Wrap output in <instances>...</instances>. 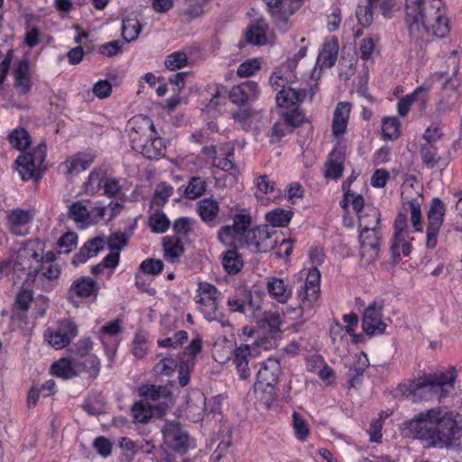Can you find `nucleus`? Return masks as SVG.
I'll return each mask as SVG.
<instances>
[{
	"instance_id": "nucleus-1",
	"label": "nucleus",
	"mask_w": 462,
	"mask_h": 462,
	"mask_svg": "<svg viewBox=\"0 0 462 462\" xmlns=\"http://www.w3.org/2000/svg\"><path fill=\"white\" fill-rule=\"evenodd\" d=\"M402 431L406 437L425 440L430 447L443 448L461 439L462 424L452 411L436 407L404 421Z\"/></svg>"
},
{
	"instance_id": "nucleus-2",
	"label": "nucleus",
	"mask_w": 462,
	"mask_h": 462,
	"mask_svg": "<svg viewBox=\"0 0 462 462\" xmlns=\"http://www.w3.org/2000/svg\"><path fill=\"white\" fill-rule=\"evenodd\" d=\"M405 23L411 36L421 32L445 38L450 32L448 9L443 0H405Z\"/></svg>"
},
{
	"instance_id": "nucleus-3",
	"label": "nucleus",
	"mask_w": 462,
	"mask_h": 462,
	"mask_svg": "<svg viewBox=\"0 0 462 462\" xmlns=\"http://www.w3.org/2000/svg\"><path fill=\"white\" fill-rule=\"evenodd\" d=\"M456 378L457 370L453 366L447 372L424 374L410 382L404 393L413 401L433 398L440 401L448 395L449 390L454 388Z\"/></svg>"
},
{
	"instance_id": "nucleus-4",
	"label": "nucleus",
	"mask_w": 462,
	"mask_h": 462,
	"mask_svg": "<svg viewBox=\"0 0 462 462\" xmlns=\"http://www.w3.org/2000/svg\"><path fill=\"white\" fill-rule=\"evenodd\" d=\"M45 243L41 239L26 241L11 257L13 271L25 274V282L31 283V276L39 273L40 263L43 260Z\"/></svg>"
},
{
	"instance_id": "nucleus-5",
	"label": "nucleus",
	"mask_w": 462,
	"mask_h": 462,
	"mask_svg": "<svg viewBox=\"0 0 462 462\" xmlns=\"http://www.w3.org/2000/svg\"><path fill=\"white\" fill-rule=\"evenodd\" d=\"M303 285L298 290V299L300 310L307 314L315 310L320 297V273L316 267L309 268L306 272Z\"/></svg>"
},
{
	"instance_id": "nucleus-6",
	"label": "nucleus",
	"mask_w": 462,
	"mask_h": 462,
	"mask_svg": "<svg viewBox=\"0 0 462 462\" xmlns=\"http://www.w3.org/2000/svg\"><path fill=\"white\" fill-rule=\"evenodd\" d=\"M221 292L211 283L199 282L194 297L199 311L208 321L217 320L219 316L218 304Z\"/></svg>"
},
{
	"instance_id": "nucleus-7",
	"label": "nucleus",
	"mask_w": 462,
	"mask_h": 462,
	"mask_svg": "<svg viewBox=\"0 0 462 462\" xmlns=\"http://www.w3.org/2000/svg\"><path fill=\"white\" fill-rule=\"evenodd\" d=\"M78 334L76 322L70 319H62L56 326L46 328L43 337L52 348L60 350L68 346Z\"/></svg>"
},
{
	"instance_id": "nucleus-8",
	"label": "nucleus",
	"mask_w": 462,
	"mask_h": 462,
	"mask_svg": "<svg viewBox=\"0 0 462 462\" xmlns=\"http://www.w3.org/2000/svg\"><path fill=\"white\" fill-rule=\"evenodd\" d=\"M414 237L408 229L407 216L399 213L393 223V235L391 244V252L394 259L402 256L407 257L412 252L411 242Z\"/></svg>"
},
{
	"instance_id": "nucleus-9",
	"label": "nucleus",
	"mask_w": 462,
	"mask_h": 462,
	"mask_svg": "<svg viewBox=\"0 0 462 462\" xmlns=\"http://www.w3.org/2000/svg\"><path fill=\"white\" fill-rule=\"evenodd\" d=\"M46 157L45 144H39L32 152L21 154L17 160V171L23 180H38L42 177Z\"/></svg>"
},
{
	"instance_id": "nucleus-10",
	"label": "nucleus",
	"mask_w": 462,
	"mask_h": 462,
	"mask_svg": "<svg viewBox=\"0 0 462 462\" xmlns=\"http://www.w3.org/2000/svg\"><path fill=\"white\" fill-rule=\"evenodd\" d=\"M251 217L246 214L236 215L232 226L222 227L218 233V238L225 245H243L246 239L247 232H250Z\"/></svg>"
},
{
	"instance_id": "nucleus-11",
	"label": "nucleus",
	"mask_w": 462,
	"mask_h": 462,
	"mask_svg": "<svg viewBox=\"0 0 462 462\" xmlns=\"http://www.w3.org/2000/svg\"><path fill=\"white\" fill-rule=\"evenodd\" d=\"M162 432L164 446L178 453L179 456L176 454H172V456H176L178 459L180 460L182 454L190 447L188 434L182 430L178 422L166 423L162 428ZM164 454L169 453L166 451L162 452L160 456L156 457V461ZM170 454L171 455V453Z\"/></svg>"
},
{
	"instance_id": "nucleus-12",
	"label": "nucleus",
	"mask_w": 462,
	"mask_h": 462,
	"mask_svg": "<svg viewBox=\"0 0 462 462\" xmlns=\"http://www.w3.org/2000/svg\"><path fill=\"white\" fill-rule=\"evenodd\" d=\"M125 132L132 149L135 150L150 136H154L157 131L149 116L137 115L128 120Z\"/></svg>"
},
{
	"instance_id": "nucleus-13",
	"label": "nucleus",
	"mask_w": 462,
	"mask_h": 462,
	"mask_svg": "<svg viewBox=\"0 0 462 462\" xmlns=\"http://www.w3.org/2000/svg\"><path fill=\"white\" fill-rule=\"evenodd\" d=\"M445 206L439 199H433L427 214L426 247L434 249L438 244V236L443 224Z\"/></svg>"
},
{
	"instance_id": "nucleus-14",
	"label": "nucleus",
	"mask_w": 462,
	"mask_h": 462,
	"mask_svg": "<svg viewBox=\"0 0 462 462\" xmlns=\"http://www.w3.org/2000/svg\"><path fill=\"white\" fill-rule=\"evenodd\" d=\"M121 332L122 322L119 319L103 325L97 332H95L110 361L116 356V349L120 344L119 335Z\"/></svg>"
},
{
	"instance_id": "nucleus-15",
	"label": "nucleus",
	"mask_w": 462,
	"mask_h": 462,
	"mask_svg": "<svg viewBox=\"0 0 462 462\" xmlns=\"http://www.w3.org/2000/svg\"><path fill=\"white\" fill-rule=\"evenodd\" d=\"M258 341H254L251 345L241 344L234 348L231 360L233 365L236 366L240 379L247 380L250 378L252 373L249 368V361L252 357L258 355Z\"/></svg>"
},
{
	"instance_id": "nucleus-16",
	"label": "nucleus",
	"mask_w": 462,
	"mask_h": 462,
	"mask_svg": "<svg viewBox=\"0 0 462 462\" xmlns=\"http://www.w3.org/2000/svg\"><path fill=\"white\" fill-rule=\"evenodd\" d=\"M98 285L96 281L88 276L76 279L68 290V300L75 307H79L82 300L91 296L96 297L98 292Z\"/></svg>"
},
{
	"instance_id": "nucleus-17",
	"label": "nucleus",
	"mask_w": 462,
	"mask_h": 462,
	"mask_svg": "<svg viewBox=\"0 0 462 462\" xmlns=\"http://www.w3.org/2000/svg\"><path fill=\"white\" fill-rule=\"evenodd\" d=\"M281 372V365L277 359L268 358L263 362L257 374L254 390L258 391L266 386L273 393L274 385L278 383Z\"/></svg>"
},
{
	"instance_id": "nucleus-18",
	"label": "nucleus",
	"mask_w": 462,
	"mask_h": 462,
	"mask_svg": "<svg viewBox=\"0 0 462 462\" xmlns=\"http://www.w3.org/2000/svg\"><path fill=\"white\" fill-rule=\"evenodd\" d=\"M260 93L259 85L255 81L246 80L234 86L228 92V97L233 104L242 106L257 100Z\"/></svg>"
},
{
	"instance_id": "nucleus-19",
	"label": "nucleus",
	"mask_w": 462,
	"mask_h": 462,
	"mask_svg": "<svg viewBox=\"0 0 462 462\" xmlns=\"http://www.w3.org/2000/svg\"><path fill=\"white\" fill-rule=\"evenodd\" d=\"M316 93V87H310L309 89H296L288 86L283 89H280L276 96V103L278 106L283 108H291L299 106L308 97L312 100Z\"/></svg>"
},
{
	"instance_id": "nucleus-20",
	"label": "nucleus",
	"mask_w": 462,
	"mask_h": 462,
	"mask_svg": "<svg viewBox=\"0 0 462 462\" xmlns=\"http://www.w3.org/2000/svg\"><path fill=\"white\" fill-rule=\"evenodd\" d=\"M383 303L374 300L365 310L363 316V329L367 335L383 333L386 325L382 320Z\"/></svg>"
},
{
	"instance_id": "nucleus-21",
	"label": "nucleus",
	"mask_w": 462,
	"mask_h": 462,
	"mask_svg": "<svg viewBox=\"0 0 462 462\" xmlns=\"http://www.w3.org/2000/svg\"><path fill=\"white\" fill-rule=\"evenodd\" d=\"M274 243L268 226H259L247 232L243 245H247L255 252L264 253L272 249Z\"/></svg>"
},
{
	"instance_id": "nucleus-22",
	"label": "nucleus",
	"mask_w": 462,
	"mask_h": 462,
	"mask_svg": "<svg viewBox=\"0 0 462 462\" xmlns=\"http://www.w3.org/2000/svg\"><path fill=\"white\" fill-rule=\"evenodd\" d=\"M360 254L366 263H374L379 256L380 236L378 230L360 231Z\"/></svg>"
},
{
	"instance_id": "nucleus-23",
	"label": "nucleus",
	"mask_w": 462,
	"mask_h": 462,
	"mask_svg": "<svg viewBox=\"0 0 462 462\" xmlns=\"http://www.w3.org/2000/svg\"><path fill=\"white\" fill-rule=\"evenodd\" d=\"M430 88L431 83L428 82L416 88L412 93L401 98L397 103L399 116H407L412 104H417L421 110L425 109L429 101L428 92Z\"/></svg>"
},
{
	"instance_id": "nucleus-24",
	"label": "nucleus",
	"mask_w": 462,
	"mask_h": 462,
	"mask_svg": "<svg viewBox=\"0 0 462 462\" xmlns=\"http://www.w3.org/2000/svg\"><path fill=\"white\" fill-rule=\"evenodd\" d=\"M33 214L30 210L14 208L6 216V225L9 231L15 236H25L29 233Z\"/></svg>"
},
{
	"instance_id": "nucleus-25",
	"label": "nucleus",
	"mask_w": 462,
	"mask_h": 462,
	"mask_svg": "<svg viewBox=\"0 0 462 462\" xmlns=\"http://www.w3.org/2000/svg\"><path fill=\"white\" fill-rule=\"evenodd\" d=\"M134 151L141 153L147 160L158 161L165 156L167 145L163 138L156 132L154 136H150Z\"/></svg>"
},
{
	"instance_id": "nucleus-26",
	"label": "nucleus",
	"mask_w": 462,
	"mask_h": 462,
	"mask_svg": "<svg viewBox=\"0 0 462 462\" xmlns=\"http://www.w3.org/2000/svg\"><path fill=\"white\" fill-rule=\"evenodd\" d=\"M352 104L346 101L337 103L335 107L331 124V131L335 137H342L347 129Z\"/></svg>"
},
{
	"instance_id": "nucleus-27",
	"label": "nucleus",
	"mask_w": 462,
	"mask_h": 462,
	"mask_svg": "<svg viewBox=\"0 0 462 462\" xmlns=\"http://www.w3.org/2000/svg\"><path fill=\"white\" fill-rule=\"evenodd\" d=\"M84 370L85 364L70 358H60L53 363L51 367V374L62 379H70L78 376Z\"/></svg>"
},
{
	"instance_id": "nucleus-28",
	"label": "nucleus",
	"mask_w": 462,
	"mask_h": 462,
	"mask_svg": "<svg viewBox=\"0 0 462 462\" xmlns=\"http://www.w3.org/2000/svg\"><path fill=\"white\" fill-rule=\"evenodd\" d=\"M68 216L82 229L96 224L94 209L89 210L85 203L80 200L73 202L69 207Z\"/></svg>"
},
{
	"instance_id": "nucleus-29",
	"label": "nucleus",
	"mask_w": 462,
	"mask_h": 462,
	"mask_svg": "<svg viewBox=\"0 0 462 462\" xmlns=\"http://www.w3.org/2000/svg\"><path fill=\"white\" fill-rule=\"evenodd\" d=\"M254 186L256 188L255 196L262 203H266L280 196L281 190L276 184L267 175H261L255 178Z\"/></svg>"
},
{
	"instance_id": "nucleus-30",
	"label": "nucleus",
	"mask_w": 462,
	"mask_h": 462,
	"mask_svg": "<svg viewBox=\"0 0 462 462\" xmlns=\"http://www.w3.org/2000/svg\"><path fill=\"white\" fill-rule=\"evenodd\" d=\"M94 162V156L91 153L79 152L68 158L61 168L66 175L72 176L87 170Z\"/></svg>"
},
{
	"instance_id": "nucleus-31",
	"label": "nucleus",
	"mask_w": 462,
	"mask_h": 462,
	"mask_svg": "<svg viewBox=\"0 0 462 462\" xmlns=\"http://www.w3.org/2000/svg\"><path fill=\"white\" fill-rule=\"evenodd\" d=\"M338 49V41L336 37L326 40L317 58L316 66L320 69L331 68L337 59Z\"/></svg>"
},
{
	"instance_id": "nucleus-32",
	"label": "nucleus",
	"mask_w": 462,
	"mask_h": 462,
	"mask_svg": "<svg viewBox=\"0 0 462 462\" xmlns=\"http://www.w3.org/2000/svg\"><path fill=\"white\" fill-rule=\"evenodd\" d=\"M14 86L23 95H27L32 88L30 62L27 59L21 60L14 70Z\"/></svg>"
},
{
	"instance_id": "nucleus-33",
	"label": "nucleus",
	"mask_w": 462,
	"mask_h": 462,
	"mask_svg": "<svg viewBox=\"0 0 462 462\" xmlns=\"http://www.w3.org/2000/svg\"><path fill=\"white\" fill-rule=\"evenodd\" d=\"M106 177V171L105 169H94L83 183L84 192L90 196L100 193L103 190Z\"/></svg>"
},
{
	"instance_id": "nucleus-34",
	"label": "nucleus",
	"mask_w": 462,
	"mask_h": 462,
	"mask_svg": "<svg viewBox=\"0 0 462 462\" xmlns=\"http://www.w3.org/2000/svg\"><path fill=\"white\" fill-rule=\"evenodd\" d=\"M294 69L283 68V64L276 69L269 78V84L273 90L283 89L293 83L297 77L293 72Z\"/></svg>"
},
{
	"instance_id": "nucleus-35",
	"label": "nucleus",
	"mask_w": 462,
	"mask_h": 462,
	"mask_svg": "<svg viewBox=\"0 0 462 462\" xmlns=\"http://www.w3.org/2000/svg\"><path fill=\"white\" fill-rule=\"evenodd\" d=\"M123 208V203L118 201H112L107 205L97 202L93 207L96 224L102 220H112L122 211Z\"/></svg>"
},
{
	"instance_id": "nucleus-36",
	"label": "nucleus",
	"mask_w": 462,
	"mask_h": 462,
	"mask_svg": "<svg viewBox=\"0 0 462 462\" xmlns=\"http://www.w3.org/2000/svg\"><path fill=\"white\" fill-rule=\"evenodd\" d=\"M267 291L272 297L280 302H285L291 294V288L282 278L270 277L267 281Z\"/></svg>"
},
{
	"instance_id": "nucleus-37",
	"label": "nucleus",
	"mask_w": 462,
	"mask_h": 462,
	"mask_svg": "<svg viewBox=\"0 0 462 462\" xmlns=\"http://www.w3.org/2000/svg\"><path fill=\"white\" fill-rule=\"evenodd\" d=\"M267 29V24L264 21H257L248 28L245 33L246 41L254 45H265L269 43Z\"/></svg>"
},
{
	"instance_id": "nucleus-38",
	"label": "nucleus",
	"mask_w": 462,
	"mask_h": 462,
	"mask_svg": "<svg viewBox=\"0 0 462 462\" xmlns=\"http://www.w3.org/2000/svg\"><path fill=\"white\" fill-rule=\"evenodd\" d=\"M360 231L377 230L380 222V211L372 205H366L364 211L357 216Z\"/></svg>"
},
{
	"instance_id": "nucleus-39",
	"label": "nucleus",
	"mask_w": 462,
	"mask_h": 462,
	"mask_svg": "<svg viewBox=\"0 0 462 462\" xmlns=\"http://www.w3.org/2000/svg\"><path fill=\"white\" fill-rule=\"evenodd\" d=\"M344 156L341 152L333 151L324 166V177L326 179H338L343 172Z\"/></svg>"
},
{
	"instance_id": "nucleus-40",
	"label": "nucleus",
	"mask_w": 462,
	"mask_h": 462,
	"mask_svg": "<svg viewBox=\"0 0 462 462\" xmlns=\"http://www.w3.org/2000/svg\"><path fill=\"white\" fill-rule=\"evenodd\" d=\"M342 208L349 213L351 210L360 215L366 205H365L364 198L355 191H345L343 199L340 201Z\"/></svg>"
},
{
	"instance_id": "nucleus-41",
	"label": "nucleus",
	"mask_w": 462,
	"mask_h": 462,
	"mask_svg": "<svg viewBox=\"0 0 462 462\" xmlns=\"http://www.w3.org/2000/svg\"><path fill=\"white\" fill-rule=\"evenodd\" d=\"M139 394L146 399L152 401H160L164 400L163 403H166V401L171 400V394L167 387L154 384H144L139 388Z\"/></svg>"
},
{
	"instance_id": "nucleus-42",
	"label": "nucleus",
	"mask_w": 462,
	"mask_h": 462,
	"mask_svg": "<svg viewBox=\"0 0 462 462\" xmlns=\"http://www.w3.org/2000/svg\"><path fill=\"white\" fill-rule=\"evenodd\" d=\"M218 212L219 205L215 199L207 198L198 203V213L201 219L208 224L215 221Z\"/></svg>"
},
{
	"instance_id": "nucleus-43",
	"label": "nucleus",
	"mask_w": 462,
	"mask_h": 462,
	"mask_svg": "<svg viewBox=\"0 0 462 462\" xmlns=\"http://www.w3.org/2000/svg\"><path fill=\"white\" fill-rule=\"evenodd\" d=\"M61 270L57 263L41 262L39 273L31 276V282L46 279L48 281L57 280L60 275Z\"/></svg>"
},
{
	"instance_id": "nucleus-44",
	"label": "nucleus",
	"mask_w": 462,
	"mask_h": 462,
	"mask_svg": "<svg viewBox=\"0 0 462 462\" xmlns=\"http://www.w3.org/2000/svg\"><path fill=\"white\" fill-rule=\"evenodd\" d=\"M150 343L151 340L147 332L143 330L135 332L132 341V354L138 359L143 358L149 351Z\"/></svg>"
},
{
	"instance_id": "nucleus-45",
	"label": "nucleus",
	"mask_w": 462,
	"mask_h": 462,
	"mask_svg": "<svg viewBox=\"0 0 462 462\" xmlns=\"http://www.w3.org/2000/svg\"><path fill=\"white\" fill-rule=\"evenodd\" d=\"M292 217L291 210L277 208L265 214V220L273 227H284L291 222Z\"/></svg>"
},
{
	"instance_id": "nucleus-46",
	"label": "nucleus",
	"mask_w": 462,
	"mask_h": 462,
	"mask_svg": "<svg viewBox=\"0 0 462 462\" xmlns=\"http://www.w3.org/2000/svg\"><path fill=\"white\" fill-rule=\"evenodd\" d=\"M134 423L146 424L153 416L152 406L146 401H138L134 403L131 409Z\"/></svg>"
},
{
	"instance_id": "nucleus-47",
	"label": "nucleus",
	"mask_w": 462,
	"mask_h": 462,
	"mask_svg": "<svg viewBox=\"0 0 462 462\" xmlns=\"http://www.w3.org/2000/svg\"><path fill=\"white\" fill-rule=\"evenodd\" d=\"M420 153L423 165L428 169L436 167L441 160L436 144L423 143Z\"/></svg>"
},
{
	"instance_id": "nucleus-48",
	"label": "nucleus",
	"mask_w": 462,
	"mask_h": 462,
	"mask_svg": "<svg viewBox=\"0 0 462 462\" xmlns=\"http://www.w3.org/2000/svg\"><path fill=\"white\" fill-rule=\"evenodd\" d=\"M220 150L223 151L212 166L219 168L225 171H229L235 167L231 159L234 156V147L231 143H226L220 145Z\"/></svg>"
},
{
	"instance_id": "nucleus-49",
	"label": "nucleus",
	"mask_w": 462,
	"mask_h": 462,
	"mask_svg": "<svg viewBox=\"0 0 462 462\" xmlns=\"http://www.w3.org/2000/svg\"><path fill=\"white\" fill-rule=\"evenodd\" d=\"M401 134V123L396 116H386L382 121V135L384 140H395Z\"/></svg>"
},
{
	"instance_id": "nucleus-50",
	"label": "nucleus",
	"mask_w": 462,
	"mask_h": 462,
	"mask_svg": "<svg viewBox=\"0 0 462 462\" xmlns=\"http://www.w3.org/2000/svg\"><path fill=\"white\" fill-rule=\"evenodd\" d=\"M292 429L295 438L304 442L310 437V430L304 418L297 411L292 413Z\"/></svg>"
},
{
	"instance_id": "nucleus-51",
	"label": "nucleus",
	"mask_w": 462,
	"mask_h": 462,
	"mask_svg": "<svg viewBox=\"0 0 462 462\" xmlns=\"http://www.w3.org/2000/svg\"><path fill=\"white\" fill-rule=\"evenodd\" d=\"M122 36L125 42H130L135 41L142 30L141 24L137 19L127 18L123 20Z\"/></svg>"
},
{
	"instance_id": "nucleus-52",
	"label": "nucleus",
	"mask_w": 462,
	"mask_h": 462,
	"mask_svg": "<svg viewBox=\"0 0 462 462\" xmlns=\"http://www.w3.org/2000/svg\"><path fill=\"white\" fill-rule=\"evenodd\" d=\"M223 266L229 274L237 273L243 267V261L235 250H228L223 256Z\"/></svg>"
},
{
	"instance_id": "nucleus-53",
	"label": "nucleus",
	"mask_w": 462,
	"mask_h": 462,
	"mask_svg": "<svg viewBox=\"0 0 462 462\" xmlns=\"http://www.w3.org/2000/svg\"><path fill=\"white\" fill-rule=\"evenodd\" d=\"M206 190V181L200 177H192L184 191V195L189 199H195Z\"/></svg>"
},
{
	"instance_id": "nucleus-54",
	"label": "nucleus",
	"mask_w": 462,
	"mask_h": 462,
	"mask_svg": "<svg viewBox=\"0 0 462 462\" xmlns=\"http://www.w3.org/2000/svg\"><path fill=\"white\" fill-rule=\"evenodd\" d=\"M78 245V235L73 231L65 232L58 240L57 247L60 254H69Z\"/></svg>"
},
{
	"instance_id": "nucleus-55",
	"label": "nucleus",
	"mask_w": 462,
	"mask_h": 462,
	"mask_svg": "<svg viewBox=\"0 0 462 462\" xmlns=\"http://www.w3.org/2000/svg\"><path fill=\"white\" fill-rule=\"evenodd\" d=\"M408 209L411 215V223L415 232L421 233L423 225L421 220L420 202L419 199H411L408 202Z\"/></svg>"
},
{
	"instance_id": "nucleus-56",
	"label": "nucleus",
	"mask_w": 462,
	"mask_h": 462,
	"mask_svg": "<svg viewBox=\"0 0 462 462\" xmlns=\"http://www.w3.org/2000/svg\"><path fill=\"white\" fill-rule=\"evenodd\" d=\"M164 257L170 262H174L183 253V247L179 240L165 239L163 242Z\"/></svg>"
},
{
	"instance_id": "nucleus-57",
	"label": "nucleus",
	"mask_w": 462,
	"mask_h": 462,
	"mask_svg": "<svg viewBox=\"0 0 462 462\" xmlns=\"http://www.w3.org/2000/svg\"><path fill=\"white\" fill-rule=\"evenodd\" d=\"M371 7L379 9L384 18H392L398 6V0H368Z\"/></svg>"
},
{
	"instance_id": "nucleus-58",
	"label": "nucleus",
	"mask_w": 462,
	"mask_h": 462,
	"mask_svg": "<svg viewBox=\"0 0 462 462\" xmlns=\"http://www.w3.org/2000/svg\"><path fill=\"white\" fill-rule=\"evenodd\" d=\"M10 143L17 150H23L29 146L30 137L28 133L24 129H14L9 134Z\"/></svg>"
},
{
	"instance_id": "nucleus-59",
	"label": "nucleus",
	"mask_w": 462,
	"mask_h": 462,
	"mask_svg": "<svg viewBox=\"0 0 462 462\" xmlns=\"http://www.w3.org/2000/svg\"><path fill=\"white\" fill-rule=\"evenodd\" d=\"M187 63V55L182 51H175L168 55L164 62L165 67L172 71L184 68Z\"/></svg>"
},
{
	"instance_id": "nucleus-60",
	"label": "nucleus",
	"mask_w": 462,
	"mask_h": 462,
	"mask_svg": "<svg viewBox=\"0 0 462 462\" xmlns=\"http://www.w3.org/2000/svg\"><path fill=\"white\" fill-rule=\"evenodd\" d=\"M260 68L261 61L259 59H249L239 65L236 73L240 78H248L254 75Z\"/></svg>"
},
{
	"instance_id": "nucleus-61",
	"label": "nucleus",
	"mask_w": 462,
	"mask_h": 462,
	"mask_svg": "<svg viewBox=\"0 0 462 462\" xmlns=\"http://www.w3.org/2000/svg\"><path fill=\"white\" fill-rule=\"evenodd\" d=\"M177 368V361L171 357L167 356L161 359L155 365H154V372L155 374L159 375H165L169 376L173 374V372Z\"/></svg>"
},
{
	"instance_id": "nucleus-62",
	"label": "nucleus",
	"mask_w": 462,
	"mask_h": 462,
	"mask_svg": "<svg viewBox=\"0 0 462 462\" xmlns=\"http://www.w3.org/2000/svg\"><path fill=\"white\" fill-rule=\"evenodd\" d=\"M291 132V126H290L288 123L283 122V120L281 118L273 125L272 128L271 134L269 135L270 142L278 143L282 137L286 136Z\"/></svg>"
},
{
	"instance_id": "nucleus-63",
	"label": "nucleus",
	"mask_w": 462,
	"mask_h": 462,
	"mask_svg": "<svg viewBox=\"0 0 462 462\" xmlns=\"http://www.w3.org/2000/svg\"><path fill=\"white\" fill-rule=\"evenodd\" d=\"M129 236L124 232H114L107 238V245L111 251L119 253L128 243Z\"/></svg>"
},
{
	"instance_id": "nucleus-64",
	"label": "nucleus",
	"mask_w": 462,
	"mask_h": 462,
	"mask_svg": "<svg viewBox=\"0 0 462 462\" xmlns=\"http://www.w3.org/2000/svg\"><path fill=\"white\" fill-rule=\"evenodd\" d=\"M151 229L155 233H164L170 226V220L162 213H155L149 218Z\"/></svg>"
}]
</instances>
